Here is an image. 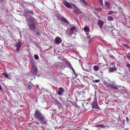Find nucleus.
<instances>
[{"label":"nucleus","mask_w":130,"mask_h":130,"mask_svg":"<svg viewBox=\"0 0 130 130\" xmlns=\"http://www.w3.org/2000/svg\"><path fill=\"white\" fill-rule=\"evenodd\" d=\"M26 22L30 30H33L36 29V26L34 22L32 19L29 18H27L26 19Z\"/></svg>","instance_id":"obj_1"},{"label":"nucleus","mask_w":130,"mask_h":130,"mask_svg":"<svg viewBox=\"0 0 130 130\" xmlns=\"http://www.w3.org/2000/svg\"><path fill=\"white\" fill-rule=\"evenodd\" d=\"M34 117L38 121H42L45 119L44 115L38 110H36L34 114Z\"/></svg>","instance_id":"obj_2"},{"label":"nucleus","mask_w":130,"mask_h":130,"mask_svg":"<svg viewBox=\"0 0 130 130\" xmlns=\"http://www.w3.org/2000/svg\"><path fill=\"white\" fill-rule=\"evenodd\" d=\"M30 63L32 65L31 72L33 74L36 75L38 72L37 68L35 66L34 64V62L33 60L31 61Z\"/></svg>","instance_id":"obj_3"},{"label":"nucleus","mask_w":130,"mask_h":130,"mask_svg":"<svg viewBox=\"0 0 130 130\" xmlns=\"http://www.w3.org/2000/svg\"><path fill=\"white\" fill-rule=\"evenodd\" d=\"M60 20L63 23V24L65 26H67L69 25V23L67 19L63 17H62L60 18Z\"/></svg>","instance_id":"obj_4"},{"label":"nucleus","mask_w":130,"mask_h":130,"mask_svg":"<svg viewBox=\"0 0 130 130\" xmlns=\"http://www.w3.org/2000/svg\"><path fill=\"white\" fill-rule=\"evenodd\" d=\"M76 28L75 27H71L69 31V34L70 36H71L73 34H75V32L76 31Z\"/></svg>","instance_id":"obj_5"},{"label":"nucleus","mask_w":130,"mask_h":130,"mask_svg":"<svg viewBox=\"0 0 130 130\" xmlns=\"http://www.w3.org/2000/svg\"><path fill=\"white\" fill-rule=\"evenodd\" d=\"M92 108L98 109L99 108V106L97 104V100L95 98L94 100V102L92 104Z\"/></svg>","instance_id":"obj_6"},{"label":"nucleus","mask_w":130,"mask_h":130,"mask_svg":"<svg viewBox=\"0 0 130 130\" xmlns=\"http://www.w3.org/2000/svg\"><path fill=\"white\" fill-rule=\"evenodd\" d=\"M112 84H109V86L112 88L115 89L116 90H117L118 89V87L116 85H115L113 84L114 83H115V82H114V83L112 82Z\"/></svg>","instance_id":"obj_7"},{"label":"nucleus","mask_w":130,"mask_h":130,"mask_svg":"<svg viewBox=\"0 0 130 130\" xmlns=\"http://www.w3.org/2000/svg\"><path fill=\"white\" fill-rule=\"evenodd\" d=\"M15 45L17 47V51H19L22 46V44L19 41L18 42V43L17 44H16Z\"/></svg>","instance_id":"obj_8"},{"label":"nucleus","mask_w":130,"mask_h":130,"mask_svg":"<svg viewBox=\"0 0 130 130\" xmlns=\"http://www.w3.org/2000/svg\"><path fill=\"white\" fill-rule=\"evenodd\" d=\"M55 41L56 43L57 44L60 43L62 42V40L61 38L58 37H56Z\"/></svg>","instance_id":"obj_9"},{"label":"nucleus","mask_w":130,"mask_h":130,"mask_svg":"<svg viewBox=\"0 0 130 130\" xmlns=\"http://www.w3.org/2000/svg\"><path fill=\"white\" fill-rule=\"evenodd\" d=\"M26 12L29 15L30 17H31L34 14L33 11L32 10H28L26 11Z\"/></svg>","instance_id":"obj_10"},{"label":"nucleus","mask_w":130,"mask_h":130,"mask_svg":"<svg viewBox=\"0 0 130 130\" xmlns=\"http://www.w3.org/2000/svg\"><path fill=\"white\" fill-rule=\"evenodd\" d=\"M84 30L85 32L87 35H88L89 32L90 31L89 28L87 26H85L84 28Z\"/></svg>","instance_id":"obj_11"},{"label":"nucleus","mask_w":130,"mask_h":130,"mask_svg":"<svg viewBox=\"0 0 130 130\" xmlns=\"http://www.w3.org/2000/svg\"><path fill=\"white\" fill-rule=\"evenodd\" d=\"M104 24L103 22L101 21L100 20H98V24L100 27V28L102 29L103 28V25Z\"/></svg>","instance_id":"obj_12"},{"label":"nucleus","mask_w":130,"mask_h":130,"mask_svg":"<svg viewBox=\"0 0 130 130\" xmlns=\"http://www.w3.org/2000/svg\"><path fill=\"white\" fill-rule=\"evenodd\" d=\"M63 4L67 8L70 9H71L72 8V7L71 6L70 4L66 1L64 2Z\"/></svg>","instance_id":"obj_13"},{"label":"nucleus","mask_w":130,"mask_h":130,"mask_svg":"<svg viewBox=\"0 0 130 130\" xmlns=\"http://www.w3.org/2000/svg\"><path fill=\"white\" fill-rule=\"evenodd\" d=\"M64 91V90L62 87H60L59 89V91L57 92L58 94L59 95H61Z\"/></svg>","instance_id":"obj_14"},{"label":"nucleus","mask_w":130,"mask_h":130,"mask_svg":"<svg viewBox=\"0 0 130 130\" xmlns=\"http://www.w3.org/2000/svg\"><path fill=\"white\" fill-rule=\"evenodd\" d=\"M56 64L57 67H61L63 66V63L61 62H57Z\"/></svg>","instance_id":"obj_15"},{"label":"nucleus","mask_w":130,"mask_h":130,"mask_svg":"<svg viewBox=\"0 0 130 130\" xmlns=\"http://www.w3.org/2000/svg\"><path fill=\"white\" fill-rule=\"evenodd\" d=\"M82 5L87 6L88 5V3L85 0H82Z\"/></svg>","instance_id":"obj_16"},{"label":"nucleus","mask_w":130,"mask_h":130,"mask_svg":"<svg viewBox=\"0 0 130 130\" xmlns=\"http://www.w3.org/2000/svg\"><path fill=\"white\" fill-rule=\"evenodd\" d=\"M110 72H113L116 70L115 67H110L109 69Z\"/></svg>","instance_id":"obj_17"},{"label":"nucleus","mask_w":130,"mask_h":130,"mask_svg":"<svg viewBox=\"0 0 130 130\" xmlns=\"http://www.w3.org/2000/svg\"><path fill=\"white\" fill-rule=\"evenodd\" d=\"M96 127H102V128H104L105 127V125L103 124H100L98 125H96L95 126Z\"/></svg>","instance_id":"obj_18"},{"label":"nucleus","mask_w":130,"mask_h":130,"mask_svg":"<svg viewBox=\"0 0 130 130\" xmlns=\"http://www.w3.org/2000/svg\"><path fill=\"white\" fill-rule=\"evenodd\" d=\"M76 9L75 10V13L76 14H79L80 12V11L76 7H75Z\"/></svg>","instance_id":"obj_19"},{"label":"nucleus","mask_w":130,"mask_h":130,"mask_svg":"<svg viewBox=\"0 0 130 130\" xmlns=\"http://www.w3.org/2000/svg\"><path fill=\"white\" fill-rule=\"evenodd\" d=\"M105 6L107 8H109L110 4L109 3L107 2H106L105 4Z\"/></svg>","instance_id":"obj_20"},{"label":"nucleus","mask_w":130,"mask_h":130,"mask_svg":"<svg viewBox=\"0 0 130 130\" xmlns=\"http://www.w3.org/2000/svg\"><path fill=\"white\" fill-rule=\"evenodd\" d=\"M126 55L127 59L129 60H130V52L127 53Z\"/></svg>","instance_id":"obj_21"},{"label":"nucleus","mask_w":130,"mask_h":130,"mask_svg":"<svg viewBox=\"0 0 130 130\" xmlns=\"http://www.w3.org/2000/svg\"><path fill=\"white\" fill-rule=\"evenodd\" d=\"M107 20L109 21H112L113 20V19L111 17L108 16L107 17Z\"/></svg>","instance_id":"obj_22"},{"label":"nucleus","mask_w":130,"mask_h":130,"mask_svg":"<svg viewBox=\"0 0 130 130\" xmlns=\"http://www.w3.org/2000/svg\"><path fill=\"white\" fill-rule=\"evenodd\" d=\"M93 69L94 71H98L99 69L98 67L96 66H94L93 67Z\"/></svg>","instance_id":"obj_23"},{"label":"nucleus","mask_w":130,"mask_h":130,"mask_svg":"<svg viewBox=\"0 0 130 130\" xmlns=\"http://www.w3.org/2000/svg\"><path fill=\"white\" fill-rule=\"evenodd\" d=\"M87 38L89 40L88 41V42H90V41L91 40V37H90V36L89 35V34L88 35H87Z\"/></svg>","instance_id":"obj_24"},{"label":"nucleus","mask_w":130,"mask_h":130,"mask_svg":"<svg viewBox=\"0 0 130 130\" xmlns=\"http://www.w3.org/2000/svg\"><path fill=\"white\" fill-rule=\"evenodd\" d=\"M122 45L128 48H130V46L128 45L127 44H126L123 43L122 44Z\"/></svg>","instance_id":"obj_25"},{"label":"nucleus","mask_w":130,"mask_h":130,"mask_svg":"<svg viewBox=\"0 0 130 130\" xmlns=\"http://www.w3.org/2000/svg\"><path fill=\"white\" fill-rule=\"evenodd\" d=\"M98 1L101 6L103 5V0H98Z\"/></svg>","instance_id":"obj_26"},{"label":"nucleus","mask_w":130,"mask_h":130,"mask_svg":"<svg viewBox=\"0 0 130 130\" xmlns=\"http://www.w3.org/2000/svg\"><path fill=\"white\" fill-rule=\"evenodd\" d=\"M34 58L35 59L37 60L39 59V57L37 55H35L34 56Z\"/></svg>","instance_id":"obj_27"},{"label":"nucleus","mask_w":130,"mask_h":130,"mask_svg":"<svg viewBox=\"0 0 130 130\" xmlns=\"http://www.w3.org/2000/svg\"><path fill=\"white\" fill-rule=\"evenodd\" d=\"M100 81V80L99 79L97 80H94L93 81V82L94 83H96L99 82Z\"/></svg>","instance_id":"obj_28"},{"label":"nucleus","mask_w":130,"mask_h":130,"mask_svg":"<svg viewBox=\"0 0 130 130\" xmlns=\"http://www.w3.org/2000/svg\"><path fill=\"white\" fill-rule=\"evenodd\" d=\"M95 10L96 11H100V10H101V9L98 8H95Z\"/></svg>","instance_id":"obj_29"},{"label":"nucleus","mask_w":130,"mask_h":130,"mask_svg":"<svg viewBox=\"0 0 130 130\" xmlns=\"http://www.w3.org/2000/svg\"><path fill=\"white\" fill-rule=\"evenodd\" d=\"M114 12L113 11H109V12H108V14H112Z\"/></svg>","instance_id":"obj_30"},{"label":"nucleus","mask_w":130,"mask_h":130,"mask_svg":"<svg viewBox=\"0 0 130 130\" xmlns=\"http://www.w3.org/2000/svg\"><path fill=\"white\" fill-rule=\"evenodd\" d=\"M53 99L55 101V102H56V103H57V102H58V103L59 102V101L57 99Z\"/></svg>","instance_id":"obj_31"},{"label":"nucleus","mask_w":130,"mask_h":130,"mask_svg":"<svg viewBox=\"0 0 130 130\" xmlns=\"http://www.w3.org/2000/svg\"><path fill=\"white\" fill-rule=\"evenodd\" d=\"M127 66L129 68H130V64L128 63L127 64Z\"/></svg>","instance_id":"obj_32"},{"label":"nucleus","mask_w":130,"mask_h":130,"mask_svg":"<svg viewBox=\"0 0 130 130\" xmlns=\"http://www.w3.org/2000/svg\"><path fill=\"white\" fill-rule=\"evenodd\" d=\"M5 77L6 78H8V75L7 74H6L5 75Z\"/></svg>","instance_id":"obj_33"},{"label":"nucleus","mask_w":130,"mask_h":130,"mask_svg":"<svg viewBox=\"0 0 130 130\" xmlns=\"http://www.w3.org/2000/svg\"><path fill=\"white\" fill-rule=\"evenodd\" d=\"M122 88H124V89H123V90H124L123 92H125V89L123 87H122Z\"/></svg>","instance_id":"obj_34"},{"label":"nucleus","mask_w":130,"mask_h":130,"mask_svg":"<svg viewBox=\"0 0 130 130\" xmlns=\"http://www.w3.org/2000/svg\"><path fill=\"white\" fill-rule=\"evenodd\" d=\"M126 120L128 122V118L127 117L126 118Z\"/></svg>","instance_id":"obj_35"},{"label":"nucleus","mask_w":130,"mask_h":130,"mask_svg":"<svg viewBox=\"0 0 130 130\" xmlns=\"http://www.w3.org/2000/svg\"><path fill=\"white\" fill-rule=\"evenodd\" d=\"M83 126H84L83 125ZM86 129L84 127V126H82V129Z\"/></svg>","instance_id":"obj_36"},{"label":"nucleus","mask_w":130,"mask_h":130,"mask_svg":"<svg viewBox=\"0 0 130 130\" xmlns=\"http://www.w3.org/2000/svg\"><path fill=\"white\" fill-rule=\"evenodd\" d=\"M83 69L85 70L86 71H88V70H87V69L86 70V69H84L83 67Z\"/></svg>","instance_id":"obj_37"},{"label":"nucleus","mask_w":130,"mask_h":130,"mask_svg":"<svg viewBox=\"0 0 130 130\" xmlns=\"http://www.w3.org/2000/svg\"><path fill=\"white\" fill-rule=\"evenodd\" d=\"M0 90H2V88L1 85H0Z\"/></svg>","instance_id":"obj_38"},{"label":"nucleus","mask_w":130,"mask_h":130,"mask_svg":"<svg viewBox=\"0 0 130 130\" xmlns=\"http://www.w3.org/2000/svg\"><path fill=\"white\" fill-rule=\"evenodd\" d=\"M42 123L44 124H45L46 123V122H43Z\"/></svg>","instance_id":"obj_39"},{"label":"nucleus","mask_w":130,"mask_h":130,"mask_svg":"<svg viewBox=\"0 0 130 130\" xmlns=\"http://www.w3.org/2000/svg\"><path fill=\"white\" fill-rule=\"evenodd\" d=\"M63 104L64 105H66L67 104V103H64V102H63Z\"/></svg>","instance_id":"obj_40"},{"label":"nucleus","mask_w":130,"mask_h":130,"mask_svg":"<svg viewBox=\"0 0 130 130\" xmlns=\"http://www.w3.org/2000/svg\"><path fill=\"white\" fill-rule=\"evenodd\" d=\"M72 70L74 72H75L73 68H72Z\"/></svg>","instance_id":"obj_41"},{"label":"nucleus","mask_w":130,"mask_h":130,"mask_svg":"<svg viewBox=\"0 0 130 130\" xmlns=\"http://www.w3.org/2000/svg\"><path fill=\"white\" fill-rule=\"evenodd\" d=\"M2 74L3 75H5V74L4 73H3Z\"/></svg>","instance_id":"obj_42"},{"label":"nucleus","mask_w":130,"mask_h":130,"mask_svg":"<svg viewBox=\"0 0 130 130\" xmlns=\"http://www.w3.org/2000/svg\"><path fill=\"white\" fill-rule=\"evenodd\" d=\"M121 87V86H118V87Z\"/></svg>","instance_id":"obj_43"},{"label":"nucleus","mask_w":130,"mask_h":130,"mask_svg":"<svg viewBox=\"0 0 130 130\" xmlns=\"http://www.w3.org/2000/svg\"><path fill=\"white\" fill-rule=\"evenodd\" d=\"M85 95H84L83 96H82V97H84L85 98Z\"/></svg>","instance_id":"obj_44"},{"label":"nucleus","mask_w":130,"mask_h":130,"mask_svg":"<svg viewBox=\"0 0 130 130\" xmlns=\"http://www.w3.org/2000/svg\"><path fill=\"white\" fill-rule=\"evenodd\" d=\"M39 34V33L38 32H37V34H38V35Z\"/></svg>","instance_id":"obj_45"},{"label":"nucleus","mask_w":130,"mask_h":130,"mask_svg":"<svg viewBox=\"0 0 130 130\" xmlns=\"http://www.w3.org/2000/svg\"><path fill=\"white\" fill-rule=\"evenodd\" d=\"M84 103H83V104H82V106H84Z\"/></svg>","instance_id":"obj_46"},{"label":"nucleus","mask_w":130,"mask_h":130,"mask_svg":"<svg viewBox=\"0 0 130 130\" xmlns=\"http://www.w3.org/2000/svg\"><path fill=\"white\" fill-rule=\"evenodd\" d=\"M73 5L74 6H75V5H74V4H73Z\"/></svg>","instance_id":"obj_47"},{"label":"nucleus","mask_w":130,"mask_h":130,"mask_svg":"<svg viewBox=\"0 0 130 130\" xmlns=\"http://www.w3.org/2000/svg\"><path fill=\"white\" fill-rule=\"evenodd\" d=\"M37 124H39V123L37 122Z\"/></svg>","instance_id":"obj_48"},{"label":"nucleus","mask_w":130,"mask_h":130,"mask_svg":"<svg viewBox=\"0 0 130 130\" xmlns=\"http://www.w3.org/2000/svg\"><path fill=\"white\" fill-rule=\"evenodd\" d=\"M84 101V100H82V101Z\"/></svg>","instance_id":"obj_49"},{"label":"nucleus","mask_w":130,"mask_h":130,"mask_svg":"<svg viewBox=\"0 0 130 130\" xmlns=\"http://www.w3.org/2000/svg\"><path fill=\"white\" fill-rule=\"evenodd\" d=\"M85 100H87V99H84Z\"/></svg>","instance_id":"obj_50"},{"label":"nucleus","mask_w":130,"mask_h":130,"mask_svg":"<svg viewBox=\"0 0 130 130\" xmlns=\"http://www.w3.org/2000/svg\"><path fill=\"white\" fill-rule=\"evenodd\" d=\"M67 103L68 102L67 101Z\"/></svg>","instance_id":"obj_51"}]
</instances>
